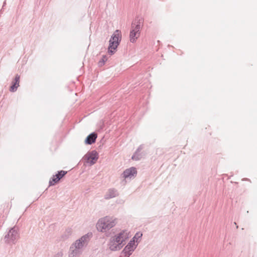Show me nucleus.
<instances>
[{
    "instance_id": "nucleus-9",
    "label": "nucleus",
    "mask_w": 257,
    "mask_h": 257,
    "mask_svg": "<svg viewBox=\"0 0 257 257\" xmlns=\"http://www.w3.org/2000/svg\"><path fill=\"white\" fill-rule=\"evenodd\" d=\"M137 174V169L134 167H132L128 169H125L121 174L122 178L125 179L126 178H131Z\"/></svg>"
},
{
    "instance_id": "nucleus-23",
    "label": "nucleus",
    "mask_w": 257,
    "mask_h": 257,
    "mask_svg": "<svg viewBox=\"0 0 257 257\" xmlns=\"http://www.w3.org/2000/svg\"><path fill=\"white\" fill-rule=\"evenodd\" d=\"M234 224L235 225L236 229H237L238 228V226L237 225V223L235 222H234Z\"/></svg>"
},
{
    "instance_id": "nucleus-14",
    "label": "nucleus",
    "mask_w": 257,
    "mask_h": 257,
    "mask_svg": "<svg viewBox=\"0 0 257 257\" xmlns=\"http://www.w3.org/2000/svg\"><path fill=\"white\" fill-rule=\"evenodd\" d=\"M92 233H88L83 236H82L80 238L78 239V241H81L83 244L84 245L85 244H87L89 241L90 237L92 236Z\"/></svg>"
},
{
    "instance_id": "nucleus-22",
    "label": "nucleus",
    "mask_w": 257,
    "mask_h": 257,
    "mask_svg": "<svg viewBox=\"0 0 257 257\" xmlns=\"http://www.w3.org/2000/svg\"><path fill=\"white\" fill-rule=\"evenodd\" d=\"M57 255L59 256H62V255H63V253L62 252H58Z\"/></svg>"
},
{
    "instance_id": "nucleus-17",
    "label": "nucleus",
    "mask_w": 257,
    "mask_h": 257,
    "mask_svg": "<svg viewBox=\"0 0 257 257\" xmlns=\"http://www.w3.org/2000/svg\"><path fill=\"white\" fill-rule=\"evenodd\" d=\"M72 229L71 228H67L65 232V234L62 236L63 239L67 238L72 234Z\"/></svg>"
},
{
    "instance_id": "nucleus-7",
    "label": "nucleus",
    "mask_w": 257,
    "mask_h": 257,
    "mask_svg": "<svg viewBox=\"0 0 257 257\" xmlns=\"http://www.w3.org/2000/svg\"><path fill=\"white\" fill-rule=\"evenodd\" d=\"M87 162L91 165L94 164L98 159V153L95 150L88 152L85 156Z\"/></svg>"
},
{
    "instance_id": "nucleus-18",
    "label": "nucleus",
    "mask_w": 257,
    "mask_h": 257,
    "mask_svg": "<svg viewBox=\"0 0 257 257\" xmlns=\"http://www.w3.org/2000/svg\"><path fill=\"white\" fill-rule=\"evenodd\" d=\"M107 57L106 55H103L102 58L99 61L98 64L99 66H102L104 65L105 62L107 61Z\"/></svg>"
},
{
    "instance_id": "nucleus-16",
    "label": "nucleus",
    "mask_w": 257,
    "mask_h": 257,
    "mask_svg": "<svg viewBox=\"0 0 257 257\" xmlns=\"http://www.w3.org/2000/svg\"><path fill=\"white\" fill-rule=\"evenodd\" d=\"M84 245L81 241H78V239L74 243H73L71 246H74L75 248H77L78 249H81Z\"/></svg>"
},
{
    "instance_id": "nucleus-5",
    "label": "nucleus",
    "mask_w": 257,
    "mask_h": 257,
    "mask_svg": "<svg viewBox=\"0 0 257 257\" xmlns=\"http://www.w3.org/2000/svg\"><path fill=\"white\" fill-rule=\"evenodd\" d=\"M121 234H118V235H115L111 238L109 243V247L111 250H120L123 246L124 244L122 243V241L120 240Z\"/></svg>"
},
{
    "instance_id": "nucleus-1",
    "label": "nucleus",
    "mask_w": 257,
    "mask_h": 257,
    "mask_svg": "<svg viewBox=\"0 0 257 257\" xmlns=\"http://www.w3.org/2000/svg\"><path fill=\"white\" fill-rule=\"evenodd\" d=\"M144 19L143 17H136L133 21L131 26V31L130 34V40L131 43L136 42L140 36L141 29L144 25Z\"/></svg>"
},
{
    "instance_id": "nucleus-15",
    "label": "nucleus",
    "mask_w": 257,
    "mask_h": 257,
    "mask_svg": "<svg viewBox=\"0 0 257 257\" xmlns=\"http://www.w3.org/2000/svg\"><path fill=\"white\" fill-rule=\"evenodd\" d=\"M119 234H121L120 237V240L122 241V243L128 238V234L126 230H122Z\"/></svg>"
},
{
    "instance_id": "nucleus-20",
    "label": "nucleus",
    "mask_w": 257,
    "mask_h": 257,
    "mask_svg": "<svg viewBox=\"0 0 257 257\" xmlns=\"http://www.w3.org/2000/svg\"><path fill=\"white\" fill-rule=\"evenodd\" d=\"M20 79V76L19 74H16L15 76V77L13 81L14 83L18 84V85H19Z\"/></svg>"
},
{
    "instance_id": "nucleus-21",
    "label": "nucleus",
    "mask_w": 257,
    "mask_h": 257,
    "mask_svg": "<svg viewBox=\"0 0 257 257\" xmlns=\"http://www.w3.org/2000/svg\"><path fill=\"white\" fill-rule=\"evenodd\" d=\"M143 235V234L140 232H138L136 233L134 237L132 239H134L135 240V239H137V241L138 239H139L140 238H141Z\"/></svg>"
},
{
    "instance_id": "nucleus-13",
    "label": "nucleus",
    "mask_w": 257,
    "mask_h": 257,
    "mask_svg": "<svg viewBox=\"0 0 257 257\" xmlns=\"http://www.w3.org/2000/svg\"><path fill=\"white\" fill-rule=\"evenodd\" d=\"M70 250L71 252L69 255V257H77L79 256L81 253V251L80 249L77 248H75L73 246H71Z\"/></svg>"
},
{
    "instance_id": "nucleus-10",
    "label": "nucleus",
    "mask_w": 257,
    "mask_h": 257,
    "mask_svg": "<svg viewBox=\"0 0 257 257\" xmlns=\"http://www.w3.org/2000/svg\"><path fill=\"white\" fill-rule=\"evenodd\" d=\"M119 195V193L117 190L115 188H110L104 195V199L108 200Z\"/></svg>"
},
{
    "instance_id": "nucleus-19",
    "label": "nucleus",
    "mask_w": 257,
    "mask_h": 257,
    "mask_svg": "<svg viewBox=\"0 0 257 257\" xmlns=\"http://www.w3.org/2000/svg\"><path fill=\"white\" fill-rule=\"evenodd\" d=\"M19 85H18L16 83H14L13 81L12 82V85L10 86L9 90L11 92H14L17 91L18 87Z\"/></svg>"
},
{
    "instance_id": "nucleus-4",
    "label": "nucleus",
    "mask_w": 257,
    "mask_h": 257,
    "mask_svg": "<svg viewBox=\"0 0 257 257\" xmlns=\"http://www.w3.org/2000/svg\"><path fill=\"white\" fill-rule=\"evenodd\" d=\"M19 238V234L16 227L12 228L5 235V241L9 244H15Z\"/></svg>"
},
{
    "instance_id": "nucleus-11",
    "label": "nucleus",
    "mask_w": 257,
    "mask_h": 257,
    "mask_svg": "<svg viewBox=\"0 0 257 257\" xmlns=\"http://www.w3.org/2000/svg\"><path fill=\"white\" fill-rule=\"evenodd\" d=\"M144 148V145H141L137 149L134 155L132 157V159L135 161L140 160L143 157V154L141 152Z\"/></svg>"
},
{
    "instance_id": "nucleus-8",
    "label": "nucleus",
    "mask_w": 257,
    "mask_h": 257,
    "mask_svg": "<svg viewBox=\"0 0 257 257\" xmlns=\"http://www.w3.org/2000/svg\"><path fill=\"white\" fill-rule=\"evenodd\" d=\"M134 244L135 240L134 239H131L122 251V253H123L124 256L129 257L132 254L133 251L135 249L134 247Z\"/></svg>"
},
{
    "instance_id": "nucleus-2",
    "label": "nucleus",
    "mask_w": 257,
    "mask_h": 257,
    "mask_svg": "<svg viewBox=\"0 0 257 257\" xmlns=\"http://www.w3.org/2000/svg\"><path fill=\"white\" fill-rule=\"evenodd\" d=\"M116 219L109 216L101 218L97 221L96 227L98 231L106 233L116 224Z\"/></svg>"
},
{
    "instance_id": "nucleus-6",
    "label": "nucleus",
    "mask_w": 257,
    "mask_h": 257,
    "mask_svg": "<svg viewBox=\"0 0 257 257\" xmlns=\"http://www.w3.org/2000/svg\"><path fill=\"white\" fill-rule=\"evenodd\" d=\"M67 173V171L63 170L58 171L56 175H53L52 177L50 178L49 182V186H54L55 184L58 183Z\"/></svg>"
},
{
    "instance_id": "nucleus-3",
    "label": "nucleus",
    "mask_w": 257,
    "mask_h": 257,
    "mask_svg": "<svg viewBox=\"0 0 257 257\" xmlns=\"http://www.w3.org/2000/svg\"><path fill=\"white\" fill-rule=\"evenodd\" d=\"M121 33L119 30L114 31L109 41L108 52L110 55H113L119 45L121 40Z\"/></svg>"
},
{
    "instance_id": "nucleus-24",
    "label": "nucleus",
    "mask_w": 257,
    "mask_h": 257,
    "mask_svg": "<svg viewBox=\"0 0 257 257\" xmlns=\"http://www.w3.org/2000/svg\"><path fill=\"white\" fill-rule=\"evenodd\" d=\"M109 234H106V236H109Z\"/></svg>"
},
{
    "instance_id": "nucleus-12",
    "label": "nucleus",
    "mask_w": 257,
    "mask_h": 257,
    "mask_svg": "<svg viewBox=\"0 0 257 257\" xmlns=\"http://www.w3.org/2000/svg\"><path fill=\"white\" fill-rule=\"evenodd\" d=\"M97 137V134L96 133H92L86 137L85 143L87 145H91L95 142Z\"/></svg>"
}]
</instances>
